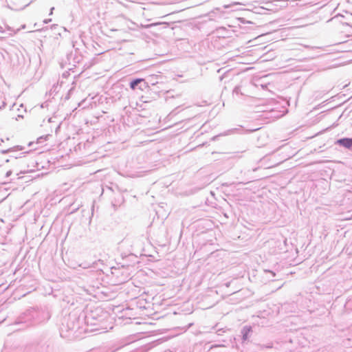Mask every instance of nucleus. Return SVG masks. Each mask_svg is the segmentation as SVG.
<instances>
[{
    "label": "nucleus",
    "mask_w": 352,
    "mask_h": 352,
    "mask_svg": "<svg viewBox=\"0 0 352 352\" xmlns=\"http://www.w3.org/2000/svg\"><path fill=\"white\" fill-rule=\"evenodd\" d=\"M337 143L344 147L352 149V138H342L337 141Z\"/></svg>",
    "instance_id": "1"
},
{
    "label": "nucleus",
    "mask_w": 352,
    "mask_h": 352,
    "mask_svg": "<svg viewBox=\"0 0 352 352\" xmlns=\"http://www.w3.org/2000/svg\"><path fill=\"white\" fill-rule=\"evenodd\" d=\"M140 82H144V88H148L149 86H148V84L145 82L144 79L143 78H137L134 80H133L132 82H131L130 83V87L132 90H135V87L136 86L140 83Z\"/></svg>",
    "instance_id": "2"
},
{
    "label": "nucleus",
    "mask_w": 352,
    "mask_h": 352,
    "mask_svg": "<svg viewBox=\"0 0 352 352\" xmlns=\"http://www.w3.org/2000/svg\"><path fill=\"white\" fill-rule=\"evenodd\" d=\"M238 19L240 20L241 22H245V23L251 22L250 21L245 20V19H241V18H238Z\"/></svg>",
    "instance_id": "3"
},
{
    "label": "nucleus",
    "mask_w": 352,
    "mask_h": 352,
    "mask_svg": "<svg viewBox=\"0 0 352 352\" xmlns=\"http://www.w3.org/2000/svg\"><path fill=\"white\" fill-rule=\"evenodd\" d=\"M43 22H45V23H47V22H52V19H44V20L43 21Z\"/></svg>",
    "instance_id": "4"
},
{
    "label": "nucleus",
    "mask_w": 352,
    "mask_h": 352,
    "mask_svg": "<svg viewBox=\"0 0 352 352\" xmlns=\"http://www.w3.org/2000/svg\"><path fill=\"white\" fill-rule=\"evenodd\" d=\"M54 10V7H52V8L50 9V14H52V12H53V10Z\"/></svg>",
    "instance_id": "5"
},
{
    "label": "nucleus",
    "mask_w": 352,
    "mask_h": 352,
    "mask_svg": "<svg viewBox=\"0 0 352 352\" xmlns=\"http://www.w3.org/2000/svg\"><path fill=\"white\" fill-rule=\"evenodd\" d=\"M332 20H333V19H329L327 22V23H329V22H330L331 21H332Z\"/></svg>",
    "instance_id": "6"
},
{
    "label": "nucleus",
    "mask_w": 352,
    "mask_h": 352,
    "mask_svg": "<svg viewBox=\"0 0 352 352\" xmlns=\"http://www.w3.org/2000/svg\"><path fill=\"white\" fill-rule=\"evenodd\" d=\"M224 7H225L226 8H229V7H230V6H225Z\"/></svg>",
    "instance_id": "7"
},
{
    "label": "nucleus",
    "mask_w": 352,
    "mask_h": 352,
    "mask_svg": "<svg viewBox=\"0 0 352 352\" xmlns=\"http://www.w3.org/2000/svg\"><path fill=\"white\" fill-rule=\"evenodd\" d=\"M177 22L180 23V22H183V21H177Z\"/></svg>",
    "instance_id": "8"
}]
</instances>
